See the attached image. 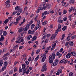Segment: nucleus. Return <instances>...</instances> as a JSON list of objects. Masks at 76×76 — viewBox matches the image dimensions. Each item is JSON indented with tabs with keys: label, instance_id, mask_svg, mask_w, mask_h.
Masks as SVG:
<instances>
[{
	"label": "nucleus",
	"instance_id": "31",
	"mask_svg": "<svg viewBox=\"0 0 76 76\" xmlns=\"http://www.w3.org/2000/svg\"><path fill=\"white\" fill-rule=\"evenodd\" d=\"M38 16L37 15L35 17L34 19L35 20V21H37V20H38Z\"/></svg>",
	"mask_w": 76,
	"mask_h": 76
},
{
	"label": "nucleus",
	"instance_id": "59",
	"mask_svg": "<svg viewBox=\"0 0 76 76\" xmlns=\"http://www.w3.org/2000/svg\"><path fill=\"white\" fill-rule=\"evenodd\" d=\"M34 52H35V51H34V50H33L31 54V56H34Z\"/></svg>",
	"mask_w": 76,
	"mask_h": 76
},
{
	"label": "nucleus",
	"instance_id": "62",
	"mask_svg": "<svg viewBox=\"0 0 76 76\" xmlns=\"http://www.w3.org/2000/svg\"><path fill=\"white\" fill-rule=\"evenodd\" d=\"M23 24V22H22L20 23L19 24V26H21V25H22Z\"/></svg>",
	"mask_w": 76,
	"mask_h": 76
},
{
	"label": "nucleus",
	"instance_id": "21",
	"mask_svg": "<svg viewBox=\"0 0 76 76\" xmlns=\"http://www.w3.org/2000/svg\"><path fill=\"white\" fill-rule=\"evenodd\" d=\"M46 36H47V33H45L44 34V35L42 37L43 39H45V37H46Z\"/></svg>",
	"mask_w": 76,
	"mask_h": 76
},
{
	"label": "nucleus",
	"instance_id": "28",
	"mask_svg": "<svg viewBox=\"0 0 76 76\" xmlns=\"http://www.w3.org/2000/svg\"><path fill=\"white\" fill-rule=\"evenodd\" d=\"M70 39V37L68 36V37L66 38V41H69Z\"/></svg>",
	"mask_w": 76,
	"mask_h": 76
},
{
	"label": "nucleus",
	"instance_id": "8",
	"mask_svg": "<svg viewBox=\"0 0 76 76\" xmlns=\"http://www.w3.org/2000/svg\"><path fill=\"white\" fill-rule=\"evenodd\" d=\"M4 40V36L3 35H1V37L0 39V41H3Z\"/></svg>",
	"mask_w": 76,
	"mask_h": 76
},
{
	"label": "nucleus",
	"instance_id": "63",
	"mask_svg": "<svg viewBox=\"0 0 76 76\" xmlns=\"http://www.w3.org/2000/svg\"><path fill=\"white\" fill-rule=\"evenodd\" d=\"M37 24H40V20H38L37 22Z\"/></svg>",
	"mask_w": 76,
	"mask_h": 76
},
{
	"label": "nucleus",
	"instance_id": "1",
	"mask_svg": "<svg viewBox=\"0 0 76 76\" xmlns=\"http://www.w3.org/2000/svg\"><path fill=\"white\" fill-rule=\"evenodd\" d=\"M23 41H24L23 36V35H21L17 38V41H15V42L17 43H20V42H22L20 44L23 45L24 44V42Z\"/></svg>",
	"mask_w": 76,
	"mask_h": 76
},
{
	"label": "nucleus",
	"instance_id": "42",
	"mask_svg": "<svg viewBox=\"0 0 76 76\" xmlns=\"http://www.w3.org/2000/svg\"><path fill=\"white\" fill-rule=\"evenodd\" d=\"M19 23V22H17V21H16L15 22H14V25H17Z\"/></svg>",
	"mask_w": 76,
	"mask_h": 76
},
{
	"label": "nucleus",
	"instance_id": "22",
	"mask_svg": "<svg viewBox=\"0 0 76 76\" xmlns=\"http://www.w3.org/2000/svg\"><path fill=\"white\" fill-rule=\"evenodd\" d=\"M7 67V66H4L2 67V72H3V71L4 70V69H6Z\"/></svg>",
	"mask_w": 76,
	"mask_h": 76
},
{
	"label": "nucleus",
	"instance_id": "44",
	"mask_svg": "<svg viewBox=\"0 0 76 76\" xmlns=\"http://www.w3.org/2000/svg\"><path fill=\"white\" fill-rule=\"evenodd\" d=\"M13 22L12 21L10 23V25H9V26L10 27L12 25V24H13Z\"/></svg>",
	"mask_w": 76,
	"mask_h": 76
},
{
	"label": "nucleus",
	"instance_id": "11",
	"mask_svg": "<svg viewBox=\"0 0 76 76\" xmlns=\"http://www.w3.org/2000/svg\"><path fill=\"white\" fill-rule=\"evenodd\" d=\"M48 23V22H47V21L45 20L42 23V24L43 25H47Z\"/></svg>",
	"mask_w": 76,
	"mask_h": 76
},
{
	"label": "nucleus",
	"instance_id": "15",
	"mask_svg": "<svg viewBox=\"0 0 76 76\" xmlns=\"http://www.w3.org/2000/svg\"><path fill=\"white\" fill-rule=\"evenodd\" d=\"M75 0H71L69 1V3H70V4H74L75 3Z\"/></svg>",
	"mask_w": 76,
	"mask_h": 76
},
{
	"label": "nucleus",
	"instance_id": "3",
	"mask_svg": "<svg viewBox=\"0 0 76 76\" xmlns=\"http://www.w3.org/2000/svg\"><path fill=\"white\" fill-rule=\"evenodd\" d=\"M61 25H59L58 28L56 30V32H58H58H60V31H61Z\"/></svg>",
	"mask_w": 76,
	"mask_h": 76
},
{
	"label": "nucleus",
	"instance_id": "16",
	"mask_svg": "<svg viewBox=\"0 0 76 76\" xmlns=\"http://www.w3.org/2000/svg\"><path fill=\"white\" fill-rule=\"evenodd\" d=\"M39 55H38L35 58L34 60L35 61H37L38 60L39 58Z\"/></svg>",
	"mask_w": 76,
	"mask_h": 76
},
{
	"label": "nucleus",
	"instance_id": "4",
	"mask_svg": "<svg viewBox=\"0 0 76 76\" xmlns=\"http://www.w3.org/2000/svg\"><path fill=\"white\" fill-rule=\"evenodd\" d=\"M46 64H45L43 66L42 68V72H45V71L46 70V69H47V68L46 67Z\"/></svg>",
	"mask_w": 76,
	"mask_h": 76
},
{
	"label": "nucleus",
	"instance_id": "27",
	"mask_svg": "<svg viewBox=\"0 0 76 76\" xmlns=\"http://www.w3.org/2000/svg\"><path fill=\"white\" fill-rule=\"evenodd\" d=\"M18 12L20 13H22V8H20L18 9Z\"/></svg>",
	"mask_w": 76,
	"mask_h": 76
},
{
	"label": "nucleus",
	"instance_id": "18",
	"mask_svg": "<svg viewBox=\"0 0 76 76\" xmlns=\"http://www.w3.org/2000/svg\"><path fill=\"white\" fill-rule=\"evenodd\" d=\"M9 3H10V0H8V1L5 2V4L6 6L7 4H8Z\"/></svg>",
	"mask_w": 76,
	"mask_h": 76
},
{
	"label": "nucleus",
	"instance_id": "35",
	"mask_svg": "<svg viewBox=\"0 0 76 76\" xmlns=\"http://www.w3.org/2000/svg\"><path fill=\"white\" fill-rule=\"evenodd\" d=\"M71 63H70V65H73V60L72 59L71 60Z\"/></svg>",
	"mask_w": 76,
	"mask_h": 76
},
{
	"label": "nucleus",
	"instance_id": "30",
	"mask_svg": "<svg viewBox=\"0 0 76 76\" xmlns=\"http://www.w3.org/2000/svg\"><path fill=\"white\" fill-rule=\"evenodd\" d=\"M39 51H40V49H38L37 50V51L36 52V54H38L39 53Z\"/></svg>",
	"mask_w": 76,
	"mask_h": 76
},
{
	"label": "nucleus",
	"instance_id": "34",
	"mask_svg": "<svg viewBox=\"0 0 76 76\" xmlns=\"http://www.w3.org/2000/svg\"><path fill=\"white\" fill-rule=\"evenodd\" d=\"M63 13L64 15H65V14H66V13H67V10H64L63 11Z\"/></svg>",
	"mask_w": 76,
	"mask_h": 76
},
{
	"label": "nucleus",
	"instance_id": "24",
	"mask_svg": "<svg viewBox=\"0 0 76 76\" xmlns=\"http://www.w3.org/2000/svg\"><path fill=\"white\" fill-rule=\"evenodd\" d=\"M58 61H59L58 60V59L57 58L55 60V62H56L55 63L56 64H58Z\"/></svg>",
	"mask_w": 76,
	"mask_h": 76
},
{
	"label": "nucleus",
	"instance_id": "33",
	"mask_svg": "<svg viewBox=\"0 0 76 76\" xmlns=\"http://www.w3.org/2000/svg\"><path fill=\"white\" fill-rule=\"evenodd\" d=\"M20 7H19L17 6L15 7V10H18V9H19Z\"/></svg>",
	"mask_w": 76,
	"mask_h": 76
},
{
	"label": "nucleus",
	"instance_id": "29",
	"mask_svg": "<svg viewBox=\"0 0 76 76\" xmlns=\"http://www.w3.org/2000/svg\"><path fill=\"white\" fill-rule=\"evenodd\" d=\"M19 73H20L22 72V68H21V67L19 68Z\"/></svg>",
	"mask_w": 76,
	"mask_h": 76
},
{
	"label": "nucleus",
	"instance_id": "47",
	"mask_svg": "<svg viewBox=\"0 0 76 76\" xmlns=\"http://www.w3.org/2000/svg\"><path fill=\"white\" fill-rule=\"evenodd\" d=\"M64 60H65L64 59H63L61 60V61H60V63H63V62L64 61Z\"/></svg>",
	"mask_w": 76,
	"mask_h": 76
},
{
	"label": "nucleus",
	"instance_id": "7",
	"mask_svg": "<svg viewBox=\"0 0 76 76\" xmlns=\"http://www.w3.org/2000/svg\"><path fill=\"white\" fill-rule=\"evenodd\" d=\"M21 18H22V17L20 16H19L16 19V22H18L19 20H20L21 19Z\"/></svg>",
	"mask_w": 76,
	"mask_h": 76
},
{
	"label": "nucleus",
	"instance_id": "54",
	"mask_svg": "<svg viewBox=\"0 0 76 76\" xmlns=\"http://www.w3.org/2000/svg\"><path fill=\"white\" fill-rule=\"evenodd\" d=\"M29 69H28L27 70V72H26V74H29Z\"/></svg>",
	"mask_w": 76,
	"mask_h": 76
},
{
	"label": "nucleus",
	"instance_id": "40",
	"mask_svg": "<svg viewBox=\"0 0 76 76\" xmlns=\"http://www.w3.org/2000/svg\"><path fill=\"white\" fill-rule=\"evenodd\" d=\"M38 9H39V10H42L43 9L41 7H39Z\"/></svg>",
	"mask_w": 76,
	"mask_h": 76
},
{
	"label": "nucleus",
	"instance_id": "43",
	"mask_svg": "<svg viewBox=\"0 0 76 76\" xmlns=\"http://www.w3.org/2000/svg\"><path fill=\"white\" fill-rule=\"evenodd\" d=\"M67 20V18L66 17L64 18L63 19V20H64V21H66V20Z\"/></svg>",
	"mask_w": 76,
	"mask_h": 76
},
{
	"label": "nucleus",
	"instance_id": "50",
	"mask_svg": "<svg viewBox=\"0 0 76 76\" xmlns=\"http://www.w3.org/2000/svg\"><path fill=\"white\" fill-rule=\"evenodd\" d=\"M69 76H73V73L70 72L69 74Z\"/></svg>",
	"mask_w": 76,
	"mask_h": 76
},
{
	"label": "nucleus",
	"instance_id": "55",
	"mask_svg": "<svg viewBox=\"0 0 76 76\" xmlns=\"http://www.w3.org/2000/svg\"><path fill=\"white\" fill-rule=\"evenodd\" d=\"M3 52H6L7 51V49L4 48V49H3Z\"/></svg>",
	"mask_w": 76,
	"mask_h": 76
},
{
	"label": "nucleus",
	"instance_id": "36",
	"mask_svg": "<svg viewBox=\"0 0 76 76\" xmlns=\"http://www.w3.org/2000/svg\"><path fill=\"white\" fill-rule=\"evenodd\" d=\"M47 7H48V9L50 8V7H51V5L50 4H48L47 5Z\"/></svg>",
	"mask_w": 76,
	"mask_h": 76
},
{
	"label": "nucleus",
	"instance_id": "17",
	"mask_svg": "<svg viewBox=\"0 0 76 76\" xmlns=\"http://www.w3.org/2000/svg\"><path fill=\"white\" fill-rule=\"evenodd\" d=\"M56 62H53L52 64V66H56L57 64H56Z\"/></svg>",
	"mask_w": 76,
	"mask_h": 76
},
{
	"label": "nucleus",
	"instance_id": "20",
	"mask_svg": "<svg viewBox=\"0 0 76 76\" xmlns=\"http://www.w3.org/2000/svg\"><path fill=\"white\" fill-rule=\"evenodd\" d=\"M9 22V19H7L6 20L4 21V23L5 24H6V23H7L8 22Z\"/></svg>",
	"mask_w": 76,
	"mask_h": 76
},
{
	"label": "nucleus",
	"instance_id": "51",
	"mask_svg": "<svg viewBox=\"0 0 76 76\" xmlns=\"http://www.w3.org/2000/svg\"><path fill=\"white\" fill-rule=\"evenodd\" d=\"M72 55L73 56H75L76 55V53H75V52H74L72 53Z\"/></svg>",
	"mask_w": 76,
	"mask_h": 76
},
{
	"label": "nucleus",
	"instance_id": "60",
	"mask_svg": "<svg viewBox=\"0 0 76 76\" xmlns=\"http://www.w3.org/2000/svg\"><path fill=\"white\" fill-rule=\"evenodd\" d=\"M51 36V34H48L47 35L46 37H47V38H48L49 37H50Z\"/></svg>",
	"mask_w": 76,
	"mask_h": 76
},
{
	"label": "nucleus",
	"instance_id": "10",
	"mask_svg": "<svg viewBox=\"0 0 76 76\" xmlns=\"http://www.w3.org/2000/svg\"><path fill=\"white\" fill-rule=\"evenodd\" d=\"M37 37L36 36L34 37L31 39L32 41H34L35 40L37 39Z\"/></svg>",
	"mask_w": 76,
	"mask_h": 76
},
{
	"label": "nucleus",
	"instance_id": "58",
	"mask_svg": "<svg viewBox=\"0 0 76 76\" xmlns=\"http://www.w3.org/2000/svg\"><path fill=\"white\" fill-rule=\"evenodd\" d=\"M52 58V56L50 55L49 57V60H51Z\"/></svg>",
	"mask_w": 76,
	"mask_h": 76
},
{
	"label": "nucleus",
	"instance_id": "6",
	"mask_svg": "<svg viewBox=\"0 0 76 76\" xmlns=\"http://www.w3.org/2000/svg\"><path fill=\"white\" fill-rule=\"evenodd\" d=\"M46 57H47V56H46V55H45L42 58V62H44L45 61V60Z\"/></svg>",
	"mask_w": 76,
	"mask_h": 76
},
{
	"label": "nucleus",
	"instance_id": "41",
	"mask_svg": "<svg viewBox=\"0 0 76 76\" xmlns=\"http://www.w3.org/2000/svg\"><path fill=\"white\" fill-rule=\"evenodd\" d=\"M66 58H70V56L67 54L66 56Z\"/></svg>",
	"mask_w": 76,
	"mask_h": 76
},
{
	"label": "nucleus",
	"instance_id": "48",
	"mask_svg": "<svg viewBox=\"0 0 76 76\" xmlns=\"http://www.w3.org/2000/svg\"><path fill=\"white\" fill-rule=\"evenodd\" d=\"M76 37V35H74V36H73L72 37V39H74Z\"/></svg>",
	"mask_w": 76,
	"mask_h": 76
},
{
	"label": "nucleus",
	"instance_id": "64",
	"mask_svg": "<svg viewBox=\"0 0 76 76\" xmlns=\"http://www.w3.org/2000/svg\"><path fill=\"white\" fill-rule=\"evenodd\" d=\"M58 58H60V57H61L62 56V54H60L58 56Z\"/></svg>",
	"mask_w": 76,
	"mask_h": 76
},
{
	"label": "nucleus",
	"instance_id": "12",
	"mask_svg": "<svg viewBox=\"0 0 76 76\" xmlns=\"http://www.w3.org/2000/svg\"><path fill=\"white\" fill-rule=\"evenodd\" d=\"M23 30H24V28H23L22 27L20 28L18 30V32H21L23 31Z\"/></svg>",
	"mask_w": 76,
	"mask_h": 76
},
{
	"label": "nucleus",
	"instance_id": "38",
	"mask_svg": "<svg viewBox=\"0 0 76 76\" xmlns=\"http://www.w3.org/2000/svg\"><path fill=\"white\" fill-rule=\"evenodd\" d=\"M73 9L74 8H73V7H71V9L69 10V12L70 13V12H71L73 10Z\"/></svg>",
	"mask_w": 76,
	"mask_h": 76
},
{
	"label": "nucleus",
	"instance_id": "26",
	"mask_svg": "<svg viewBox=\"0 0 76 76\" xmlns=\"http://www.w3.org/2000/svg\"><path fill=\"white\" fill-rule=\"evenodd\" d=\"M72 15H70L68 17V18L69 19V20H70V21H71V18H72Z\"/></svg>",
	"mask_w": 76,
	"mask_h": 76
},
{
	"label": "nucleus",
	"instance_id": "49",
	"mask_svg": "<svg viewBox=\"0 0 76 76\" xmlns=\"http://www.w3.org/2000/svg\"><path fill=\"white\" fill-rule=\"evenodd\" d=\"M31 33H32V31H31V30H29L28 31V34H31Z\"/></svg>",
	"mask_w": 76,
	"mask_h": 76
},
{
	"label": "nucleus",
	"instance_id": "14",
	"mask_svg": "<svg viewBox=\"0 0 76 76\" xmlns=\"http://www.w3.org/2000/svg\"><path fill=\"white\" fill-rule=\"evenodd\" d=\"M3 36H5L7 35V32L6 31H4L3 32Z\"/></svg>",
	"mask_w": 76,
	"mask_h": 76
},
{
	"label": "nucleus",
	"instance_id": "46",
	"mask_svg": "<svg viewBox=\"0 0 76 76\" xmlns=\"http://www.w3.org/2000/svg\"><path fill=\"white\" fill-rule=\"evenodd\" d=\"M10 6V5L9 4H8L7 5H6V7H9Z\"/></svg>",
	"mask_w": 76,
	"mask_h": 76
},
{
	"label": "nucleus",
	"instance_id": "56",
	"mask_svg": "<svg viewBox=\"0 0 76 76\" xmlns=\"http://www.w3.org/2000/svg\"><path fill=\"white\" fill-rule=\"evenodd\" d=\"M17 67H15L14 68V72H16V71H17Z\"/></svg>",
	"mask_w": 76,
	"mask_h": 76
},
{
	"label": "nucleus",
	"instance_id": "45",
	"mask_svg": "<svg viewBox=\"0 0 76 76\" xmlns=\"http://www.w3.org/2000/svg\"><path fill=\"white\" fill-rule=\"evenodd\" d=\"M49 62L50 64H52V63H53V60H49Z\"/></svg>",
	"mask_w": 76,
	"mask_h": 76
},
{
	"label": "nucleus",
	"instance_id": "19",
	"mask_svg": "<svg viewBox=\"0 0 76 76\" xmlns=\"http://www.w3.org/2000/svg\"><path fill=\"white\" fill-rule=\"evenodd\" d=\"M4 66H7L8 65V63H7V61H5L4 62Z\"/></svg>",
	"mask_w": 76,
	"mask_h": 76
},
{
	"label": "nucleus",
	"instance_id": "52",
	"mask_svg": "<svg viewBox=\"0 0 76 76\" xmlns=\"http://www.w3.org/2000/svg\"><path fill=\"white\" fill-rule=\"evenodd\" d=\"M72 36V34L70 33L68 34V37H69L70 38Z\"/></svg>",
	"mask_w": 76,
	"mask_h": 76
},
{
	"label": "nucleus",
	"instance_id": "13",
	"mask_svg": "<svg viewBox=\"0 0 76 76\" xmlns=\"http://www.w3.org/2000/svg\"><path fill=\"white\" fill-rule=\"evenodd\" d=\"M67 28V26H64L62 28V31H65L66 29Z\"/></svg>",
	"mask_w": 76,
	"mask_h": 76
},
{
	"label": "nucleus",
	"instance_id": "25",
	"mask_svg": "<svg viewBox=\"0 0 76 76\" xmlns=\"http://www.w3.org/2000/svg\"><path fill=\"white\" fill-rule=\"evenodd\" d=\"M57 71H58V72L60 73H61V72H62V70L60 69H58V70Z\"/></svg>",
	"mask_w": 76,
	"mask_h": 76
},
{
	"label": "nucleus",
	"instance_id": "39",
	"mask_svg": "<svg viewBox=\"0 0 76 76\" xmlns=\"http://www.w3.org/2000/svg\"><path fill=\"white\" fill-rule=\"evenodd\" d=\"M25 63L27 65H28L29 64V62L28 61H25Z\"/></svg>",
	"mask_w": 76,
	"mask_h": 76
},
{
	"label": "nucleus",
	"instance_id": "32",
	"mask_svg": "<svg viewBox=\"0 0 76 76\" xmlns=\"http://www.w3.org/2000/svg\"><path fill=\"white\" fill-rule=\"evenodd\" d=\"M53 28V25L51 24L49 26L50 29H52Z\"/></svg>",
	"mask_w": 76,
	"mask_h": 76
},
{
	"label": "nucleus",
	"instance_id": "57",
	"mask_svg": "<svg viewBox=\"0 0 76 76\" xmlns=\"http://www.w3.org/2000/svg\"><path fill=\"white\" fill-rule=\"evenodd\" d=\"M56 43L53 44L52 45V48H53V47H55V46H56Z\"/></svg>",
	"mask_w": 76,
	"mask_h": 76
},
{
	"label": "nucleus",
	"instance_id": "5",
	"mask_svg": "<svg viewBox=\"0 0 76 76\" xmlns=\"http://www.w3.org/2000/svg\"><path fill=\"white\" fill-rule=\"evenodd\" d=\"M30 26V25L29 24H27L24 28V31L25 32H26V31H27V30L29 28V26Z\"/></svg>",
	"mask_w": 76,
	"mask_h": 76
},
{
	"label": "nucleus",
	"instance_id": "23",
	"mask_svg": "<svg viewBox=\"0 0 76 76\" xmlns=\"http://www.w3.org/2000/svg\"><path fill=\"white\" fill-rule=\"evenodd\" d=\"M35 24H33L31 26V29H33L34 27H35Z\"/></svg>",
	"mask_w": 76,
	"mask_h": 76
},
{
	"label": "nucleus",
	"instance_id": "37",
	"mask_svg": "<svg viewBox=\"0 0 76 76\" xmlns=\"http://www.w3.org/2000/svg\"><path fill=\"white\" fill-rule=\"evenodd\" d=\"M3 34V29H1L0 31V35H2Z\"/></svg>",
	"mask_w": 76,
	"mask_h": 76
},
{
	"label": "nucleus",
	"instance_id": "53",
	"mask_svg": "<svg viewBox=\"0 0 76 76\" xmlns=\"http://www.w3.org/2000/svg\"><path fill=\"white\" fill-rule=\"evenodd\" d=\"M60 54V53H59L58 52H57L56 53V56H59Z\"/></svg>",
	"mask_w": 76,
	"mask_h": 76
},
{
	"label": "nucleus",
	"instance_id": "61",
	"mask_svg": "<svg viewBox=\"0 0 76 76\" xmlns=\"http://www.w3.org/2000/svg\"><path fill=\"white\" fill-rule=\"evenodd\" d=\"M0 63L1 64V65L3 64V60H0Z\"/></svg>",
	"mask_w": 76,
	"mask_h": 76
},
{
	"label": "nucleus",
	"instance_id": "9",
	"mask_svg": "<svg viewBox=\"0 0 76 76\" xmlns=\"http://www.w3.org/2000/svg\"><path fill=\"white\" fill-rule=\"evenodd\" d=\"M52 57H53V58L52 59L54 60L55 59V58L56 57V54H55V53H52Z\"/></svg>",
	"mask_w": 76,
	"mask_h": 76
},
{
	"label": "nucleus",
	"instance_id": "2",
	"mask_svg": "<svg viewBox=\"0 0 76 76\" xmlns=\"http://www.w3.org/2000/svg\"><path fill=\"white\" fill-rule=\"evenodd\" d=\"M57 34H58V32H55V34H53V35L51 37V40H53V39H54L55 38H56V36L57 35Z\"/></svg>",
	"mask_w": 76,
	"mask_h": 76
}]
</instances>
